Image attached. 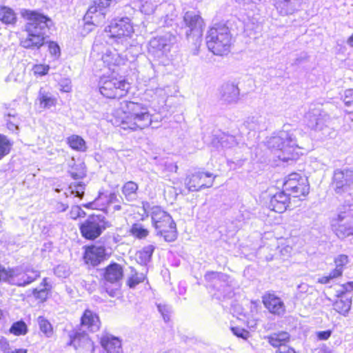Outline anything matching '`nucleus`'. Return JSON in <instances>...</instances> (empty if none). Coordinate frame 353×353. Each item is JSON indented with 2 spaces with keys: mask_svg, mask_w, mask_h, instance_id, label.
Listing matches in <instances>:
<instances>
[{
  "mask_svg": "<svg viewBox=\"0 0 353 353\" xmlns=\"http://www.w3.org/2000/svg\"><path fill=\"white\" fill-rule=\"evenodd\" d=\"M112 112L114 124L132 130H143L150 125L152 116L147 105L134 101L119 100Z\"/></svg>",
  "mask_w": 353,
  "mask_h": 353,
  "instance_id": "nucleus-1",
  "label": "nucleus"
},
{
  "mask_svg": "<svg viewBox=\"0 0 353 353\" xmlns=\"http://www.w3.org/2000/svg\"><path fill=\"white\" fill-rule=\"evenodd\" d=\"M21 17L27 21L25 30L28 33L20 45L26 49L39 50L45 43L47 34L53 23L52 19L37 10L22 9Z\"/></svg>",
  "mask_w": 353,
  "mask_h": 353,
  "instance_id": "nucleus-2",
  "label": "nucleus"
},
{
  "mask_svg": "<svg viewBox=\"0 0 353 353\" xmlns=\"http://www.w3.org/2000/svg\"><path fill=\"white\" fill-rule=\"evenodd\" d=\"M268 147L275 150L276 157L284 162L298 159L299 145L296 139V130L291 125L285 124L276 135L268 141Z\"/></svg>",
  "mask_w": 353,
  "mask_h": 353,
  "instance_id": "nucleus-3",
  "label": "nucleus"
},
{
  "mask_svg": "<svg viewBox=\"0 0 353 353\" xmlns=\"http://www.w3.org/2000/svg\"><path fill=\"white\" fill-rule=\"evenodd\" d=\"M105 37L108 38L106 43L110 45H121L124 48L130 47V48L139 49L132 39L134 28L128 17L114 19L105 28Z\"/></svg>",
  "mask_w": 353,
  "mask_h": 353,
  "instance_id": "nucleus-4",
  "label": "nucleus"
},
{
  "mask_svg": "<svg viewBox=\"0 0 353 353\" xmlns=\"http://www.w3.org/2000/svg\"><path fill=\"white\" fill-rule=\"evenodd\" d=\"M206 44L214 54H227L231 45V34L228 24L220 23L211 27L207 33Z\"/></svg>",
  "mask_w": 353,
  "mask_h": 353,
  "instance_id": "nucleus-5",
  "label": "nucleus"
},
{
  "mask_svg": "<svg viewBox=\"0 0 353 353\" xmlns=\"http://www.w3.org/2000/svg\"><path fill=\"white\" fill-rule=\"evenodd\" d=\"M204 278L214 299L222 301L233 296L234 283L229 275L222 272H208Z\"/></svg>",
  "mask_w": 353,
  "mask_h": 353,
  "instance_id": "nucleus-6",
  "label": "nucleus"
},
{
  "mask_svg": "<svg viewBox=\"0 0 353 353\" xmlns=\"http://www.w3.org/2000/svg\"><path fill=\"white\" fill-rule=\"evenodd\" d=\"M151 219L157 236H163L166 242H173L176 239V223L168 212L159 206H154L151 210Z\"/></svg>",
  "mask_w": 353,
  "mask_h": 353,
  "instance_id": "nucleus-7",
  "label": "nucleus"
},
{
  "mask_svg": "<svg viewBox=\"0 0 353 353\" xmlns=\"http://www.w3.org/2000/svg\"><path fill=\"white\" fill-rule=\"evenodd\" d=\"M113 50L107 49L104 52L102 50L103 43L99 41V39H96L92 46V50L97 52L98 54L101 53V61L110 70H114L112 67L119 66L124 65L125 61L128 60L127 52H135L136 56L139 51V49L123 48L121 45L116 46L113 44Z\"/></svg>",
  "mask_w": 353,
  "mask_h": 353,
  "instance_id": "nucleus-8",
  "label": "nucleus"
},
{
  "mask_svg": "<svg viewBox=\"0 0 353 353\" xmlns=\"http://www.w3.org/2000/svg\"><path fill=\"white\" fill-rule=\"evenodd\" d=\"M100 321L98 315L90 310H85L81 318V329L70 335V344L76 349L90 343L86 330L94 332L99 330Z\"/></svg>",
  "mask_w": 353,
  "mask_h": 353,
  "instance_id": "nucleus-9",
  "label": "nucleus"
},
{
  "mask_svg": "<svg viewBox=\"0 0 353 353\" xmlns=\"http://www.w3.org/2000/svg\"><path fill=\"white\" fill-rule=\"evenodd\" d=\"M307 125L312 130L319 133L320 138L330 136V116L322 109V105H314L310 107L305 115Z\"/></svg>",
  "mask_w": 353,
  "mask_h": 353,
  "instance_id": "nucleus-10",
  "label": "nucleus"
},
{
  "mask_svg": "<svg viewBox=\"0 0 353 353\" xmlns=\"http://www.w3.org/2000/svg\"><path fill=\"white\" fill-rule=\"evenodd\" d=\"M183 23L184 27L181 28L179 34L184 33L188 39L192 38L196 48L199 47L203 31V19L194 11H188L183 17Z\"/></svg>",
  "mask_w": 353,
  "mask_h": 353,
  "instance_id": "nucleus-11",
  "label": "nucleus"
},
{
  "mask_svg": "<svg viewBox=\"0 0 353 353\" xmlns=\"http://www.w3.org/2000/svg\"><path fill=\"white\" fill-rule=\"evenodd\" d=\"M130 84L125 80L112 76L102 77L99 82L101 94L110 99L121 98L126 95Z\"/></svg>",
  "mask_w": 353,
  "mask_h": 353,
  "instance_id": "nucleus-12",
  "label": "nucleus"
},
{
  "mask_svg": "<svg viewBox=\"0 0 353 353\" xmlns=\"http://www.w3.org/2000/svg\"><path fill=\"white\" fill-rule=\"evenodd\" d=\"M111 223L102 214L89 216L81 225L79 230L82 236L90 241L97 239L104 230L111 227Z\"/></svg>",
  "mask_w": 353,
  "mask_h": 353,
  "instance_id": "nucleus-13",
  "label": "nucleus"
},
{
  "mask_svg": "<svg viewBox=\"0 0 353 353\" xmlns=\"http://www.w3.org/2000/svg\"><path fill=\"white\" fill-rule=\"evenodd\" d=\"M8 284L18 287H26L41 276V272L29 265L10 268Z\"/></svg>",
  "mask_w": 353,
  "mask_h": 353,
  "instance_id": "nucleus-14",
  "label": "nucleus"
},
{
  "mask_svg": "<svg viewBox=\"0 0 353 353\" xmlns=\"http://www.w3.org/2000/svg\"><path fill=\"white\" fill-rule=\"evenodd\" d=\"M123 276V267L117 263L112 262L104 269L103 287L110 296L119 295Z\"/></svg>",
  "mask_w": 353,
  "mask_h": 353,
  "instance_id": "nucleus-15",
  "label": "nucleus"
},
{
  "mask_svg": "<svg viewBox=\"0 0 353 353\" xmlns=\"http://www.w3.org/2000/svg\"><path fill=\"white\" fill-rule=\"evenodd\" d=\"M116 3L117 0H94L84 15L85 25L94 26L103 25L105 21L107 8Z\"/></svg>",
  "mask_w": 353,
  "mask_h": 353,
  "instance_id": "nucleus-16",
  "label": "nucleus"
},
{
  "mask_svg": "<svg viewBox=\"0 0 353 353\" xmlns=\"http://www.w3.org/2000/svg\"><path fill=\"white\" fill-rule=\"evenodd\" d=\"M176 42V37L170 32L157 36L150 39L148 43V52L154 57L161 58L170 52Z\"/></svg>",
  "mask_w": 353,
  "mask_h": 353,
  "instance_id": "nucleus-17",
  "label": "nucleus"
},
{
  "mask_svg": "<svg viewBox=\"0 0 353 353\" xmlns=\"http://www.w3.org/2000/svg\"><path fill=\"white\" fill-rule=\"evenodd\" d=\"M284 190L290 196L299 197L305 196L309 193L307 179L298 173H292L288 176L283 183Z\"/></svg>",
  "mask_w": 353,
  "mask_h": 353,
  "instance_id": "nucleus-18",
  "label": "nucleus"
},
{
  "mask_svg": "<svg viewBox=\"0 0 353 353\" xmlns=\"http://www.w3.org/2000/svg\"><path fill=\"white\" fill-rule=\"evenodd\" d=\"M353 183V170L344 168L334 170L332 186L336 194H341L347 192Z\"/></svg>",
  "mask_w": 353,
  "mask_h": 353,
  "instance_id": "nucleus-19",
  "label": "nucleus"
},
{
  "mask_svg": "<svg viewBox=\"0 0 353 353\" xmlns=\"http://www.w3.org/2000/svg\"><path fill=\"white\" fill-rule=\"evenodd\" d=\"M334 234L341 240L353 236V216L332 218L330 223Z\"/></svg>",
  "mask_w": 353,
  "mask_h": 353,
  "instance_id": "nucleus-20",
  "label": "nucleus"
},
{
  "mask_svg": "<svg viewBox=\"0 0 353 353\" xmlns=\"http://www.w3.org/2000/svg\"><path fill=\"white\" fill-rule=\"evenodd\" d=\"M213 181L212 174L196 172L187 176L185 183L189 191L195 192L212 186Z\"/></svg>",
  "mask_w": 353,
  "mask_h": 353,
  "instance_id": "nucleus-21",
  "label": "nucleus"
},
{
  "mask_svg": "<svg viewBox=\"0 0 353 353\" xmlns=\"http://www.w3.org/2000/svg\"><path fill=\"white\" fill-rule=\"evenodd\" d=\"M157 17L160 19V26H171L177 17L175 6L165 0L163 1L158 8Z\"/></svg>",
  "mask_w": 353,
  "mask_h": 353,
  "instance_id": "nucleus-22",
  "label": "nucleus"
},
{
  "mask_svg": "<svg viewBox=\"0 0 353 353\" xmlns=\"http://www.w3.org/2000/svg\"><path fill=\"white\" fill-rule=\"evenodd\" d=\"M83 259L87 264L97 266L106 259V250L102 245H90L85 248Z\"/></svg>",
  "mask_w": 353,
  "mask_h": 353,
  "instance_id": "nucleus-23",
  "label": "nucleus"
},
{
  "mask_svg": "<svg viewBox=\"0 0 353 353\" xmlns=\"http://www.w3.org/2000/svg\"><path fill=\"white\" fill-rule=\"evenodd\" d=\"M265 308L272 314L282 316L285 312V306L281 299L274 294L266 293L262 297Z\"/></svg>",
  "mask_w": 353,
  "mask_h": 353,
  "instance_id": "nucleus-24",
  "label": "nucleus"
},
{
  "mask_svg": "<svg viewBox=\"0 0 353 353\" xmlns=\"http://www.w3.org/2000/svg\"><path fill=\"white\" fill-rule=\"evenodd\" d=\"M290 196L284 190L276 192L271 196L268 208L276 212L283 213L288 207Z\"/></svg>",
  "mask_w": 353,
  "mask_h": 353,
  "instance_id": "nucleus-25",
  "label": "nucleus"
},
{
  "mask_svg": "<svg viewBox=\"0 0 353 353\" xmlns=\"http://www.w3.org/2000/svg\"><path fill=\"white\" fill-rule=\"evenodd\" d=\"M220 96L221 100L225 103H236L239 99V89L234 83H224L221 88Z\"/></svg>",
  "mask_w": 353,
  "mask_h": 353,
  "instance_id": "nucleus-26",
  "label": "nucleus"
},
{
  "mask_svg": "<svg viewBox=\"0 0 353 353\" xmlns=\"http://www.w3.org/2000/svg\"><path fill=\"white\" fill-rule=\"evenodd\" d=\"M301 0H274V6L281 15L292 14L300 9Z\"/></svg>",
  "mask_w": 353,
  "mask_h": 353,
  "instance_id": "nucleus-27",
  "label": "nucleus"
},
{
  "mask_svg": "<svg viewBox=\"0 0 353 353\" xmlns=\"http://www.w3.org/2000/svg\"><path fill=\"white\" fill-rule=\"evenodd\" d=\"M101 345L108 353H120L122 351L119 339L110 334H106L101 336Z\"/></svg>",
  "mask_w": 353,
  "mask_h": 353,
  "instance_id": "nucleus-28",
  "label": "nucleus"
},
{
  "mask_svg": "<svg viewBox=\"0 0 353 353\" xmlns=\"http://www.w3.org/2000/svg\"><path fill=\"white\" fill-rule=\"evenodd\" d=\"M37 100L39 102L41 108L45 109H49L52 107L55 106L57 103L56 97L47 88H41Z\"/></svg>",
  "mask_w": 353,
  "mask_h": 353,
  "instance_id": "nucleus-29",
  "label": "nucleus"
},
{
  "mask_svg": "<svg viewBox=\"0 0 353 353\" xmlns=\"http://www.w3.org/2000/svg\"><path fill=\"white\" fill-rule=\"evenodd\" d=\"M244 125L250 130L262 131L267 129L266 118L261 115L248 117Z\"/></svg>",
  "mask_w": 353,
  "mask_h": 353,
  "instance_id": "nucleus-30",
  "label": "nucleus"
},
{
  "mask_svg": "<svg viewBox=\"0 0 353 353\" xmlns=\"http://www.w3.org/2000/svg\"><path fill=\"white\" fill-rule=\"evenodd\" d=\"M154 250V245H148L144 246L141 250L137 251L135 255L137 263L141 265H147L151 261Z\"/></svg>",
  "mask_w": 353,
  "mask_h": 353,
  "instance_id": "nucleus-31",
  "label": "nucleus"
},
{
  "mask_svg": "<svg viewBox=\"0 0 353 353\" xmlns=\"http://www.w3.org/2000/svg\"><path fill=\"white\" fill-rule=\"evenodd\" d=\"M215 140H217V143L220 144L223 149L232 148L239 144L234 136L224 132L217 135L214 139Z\"/></svg>",
  "mask_w": 353,
  "mask_h": 353,
  "instance_id": "nucleus-32",
  "label": "nucleus"
},
{
  "mask_svg": "<svg viewBox=\"0 0 353 353\" xmlns=\"http://www.w3.org/2000/svg\"><path fill=\"white\" fill-rule=\"evenodd\" d=\"M138 185L132 181L126 182L122 188V194L127 201H134L137 199Z\"/></svg>",
  "mask_w": 353,
  "mask_h": 353,
  "instance_id": "nucleus-33",
  "label": "nucleus"
},
{
  "mask_svg": "<svg viewBox=\"0 0 353 353\" xmlns=\"http://www.w3.org/2000/svg\"><path fill=\"white\" fill-rule=\"evenodd\" d=\"M85 185L82 182L71 183L68 188V191L63 193L65 197L73 195L74 197L82 198L84 194Z\"/></svg>",
  "mask_w": 353,
  "mask_h": 353,
  "instance_id": "nucleus-34",
  "label": "nucleus"
},
{
  "mask_svg": "<svg viewBox=\"0 0 353 353\" xmlns=\"http://www.w3.org/2000/svg\"><path fill=\"white\" fill-rule=\"evenodd\" d=\"M351 305L352 299L350 298H341L336 300L333 304L334 310L343 316L347 315L351 308Z\"/></svg>",
  "mask_w": 353,
  "mask_h": 353,
  "instance_id": "nucleus-35",
  "label": "nucleus"
},
{
  "mask_svg": "<svg viewBox=\"0 0 353 353\" xmlns=\"http://www.w3.org/2000/svg\"><path fill=\"white\" fill-rule=\"evenodd\" d=\"M0 21L5 24H14L17 21L16 14L9 7L0 6Z\"/></svg>",
  "mask_w": 353,
  "mask_h": 353,
  "instance_id": "nucleus-36",
  "label": "nucleus"
},
{
  "mask_svg": "<svg viewBox=\"0 0 353 353\" xmlns=\"http://www.w3.org/2000/svg\"><path fill=\"white\" fill-rule=\"evenodd\" d=\"M104 196H107V192H99L98 196L92 202H89L84 205V207L88 209H98L103 210L108 203H106Z\"/></svg>",
  "mask_w": 353,
  "mask_h": 353,
  "instance_id": "nucleus-37",
  "label": "nucleus"
},
{
  "mask_svg": "<svg viewBox=\"0 0 353 353\" xmlns=\"http://www.w3.org/2000/svg\"><path fill=\"white\" fill-rule=\"evenodd\" d=\"M67 143L70 147L77 151H85V141L78 135H72L67 139Z\"/></svg>",
  "mask_w": 353,
  "mask_h": 353,
  "instance_id": "nucleus-38",
  "label": "nucleus"
},
{
  "mask_svg": "<svg viewBox=\"0 0 353 353\" xmlns=\"http://www.w3.org/2000/svg\"><path fill=\"white\" fill-rule=\"evenodd\" d=\"M131 235L139 239H143L149 234V231L141 223H134L130 230Z\"/></svg>",
  "mask_w": 353,
  "mask_h": 353,
  "instance_id": "nucleus-39",
  "label": "nucleus"
},
{
  "mask_svg": "<svg viewBox=\"0 0 353 353\" xmlns=\"http://www.w3.org/2000/svg\"><path fill=\"white\" fill-rule=\"evenodd\" d=\"M146 279L145 273L137 272L134 269L132 270V274L127 281V285L130 288H134L137 285L143 283Z\"/></svg>",
  "mask_w": 353,
  "mask_h": 353,
  "instance_id": "nucleus-40",
  "label": "nucleus"
},
{
  "mask_svg": "<svg viewBox=\"0 0 353 353\" xmlns=\"http://www.w3.org/2000/svg\"><path fill=\"white\" fill-rule=\"evenodd\" d=\"M347 216H353V199H347L344 203L338 208L336 217L343 216L345 218Z\"/></svg>",
  "mask_w": 353,
  "mask_h": 353,
  "instance_id": "nucleus-41",
  "label": "nucleus"
},
{
  "mask_svg": "<svg viewBox=\"0 0 353 353\" xmlns=\"http://www.w3.org/2000/svg\"><path fill=\"white\" fill-rule=\"evenodd\" d=\"M37 323L40 331L46 336L50 337L53 334V328L50 321L43 316L37 318Z\"/></svg>",
  "mask_w": 353,
  "mask_h": 353,
  "instance_id": "nucleus-42",
  "label": "nucleus"
},
{
  "mask_svg": "<svg viewBox=\"0 0 353 353\" xmlns=\"http://www.w3.org/2000/svg\"><path fill=\"white\" fill-rule=\"evenodd\" d=\"M12 143L8 138L0 134V160L10 152Z\"/></svg>",
  "mask_w": 353,
  "mask_h": 353,
  "instance_id": "nucleus-43",
  "label": "nucleus"
},
{
  "mask_svg": "<svg viewBox=\"0 0 353 353\" xmlns=\"http://www.w3.org/2000/svg\"><path fill=\"white\" fill-rule=\"evenodd\" d=\"M342 99L346 107L345 112L353 114V89L346 90L342 96Z\"/></svg>",
  "mask_w": 353,
  "mask_h": 353,
  "instance_id": "nucleus-44",
  "label": "nucleus"
},
{
  "mask_svg": "<svg viewBox=\"0 0 353 353\" xmlns=\"http://www.w3.org/2000/svg\"><path fill=\"white\" fill-rule=\"evenodd\" d=\"M27 332V325L22 320L14 322L10 328V332L16 336L24 335Z\"/></svg>",
  "mask_w": 353,
  "mask_h": 353,
  "instance_id": "nucleus-45",
  "label": "nucleus"
},
{
  "mask_svg": "<svg viewBox=\"0 0 353 353\" xmlns=\"http://www.w3.org/2000/svg\"><path fill=\"white\" fill-rule=\"evenodd\" d=\"M54 274L59 278H67L70 274V268L67 264H59L54 269Z\"/></svg>",
  "mask_w": 353,
  "mask_h": 353,
  "instance_id": "nucleus-46",
  "label": "nucleus"
},
{
  "mask_svg": "<svg viewBox=\"0 0 353 353\" xmlns=\"http://www.w3.org/2000/svg\"><path fill=\"white\" fill-rule=\"evenodd\" d=\"M71 176L74 179H82L85 176V166L83 163L77 165L70 171Z\"/></svg>",
  "mask_w": 353,
  "mask_h": 353,
  "instance_id": "nucleus-47",
  "label": "nucleus"
},
{
  "mask_svg": "<svg viewBox=\"0 0 353 353\" xmlns=\"http://www.w3.org/2000/svg\"><path fill=\"white\" fill-rule=\"evenodd\" d=\"M159 312L162 315L164 321H168L170 320V313L172 312V307L170 305L166 304L159 303L157 305Z\"/></svg>",
  "mask_w": 353,
  "mask_h": 353,
  "instance_id": "nucleus-48",
  "label": "nucleus"
},
{
  "mask_svg": "<svg viewBox=\"0 0 353 353\" xmlns=\"http://www.w3.org/2000/svg\"><path fill=\"white\" fill-rule=\"evenodd\" d=\"M48 290L41 288H34L32 290V295L36 299L43 302L46 300L48 297Z\"/></svg>",
  "mask_w": 353,
  "mask_h": 353,
  "instance_id": "nucleus-49",
  "label": "nucleus"
},
{
  "mask_svg": "<svg viewBox=\"0 0 353 353\" xmlns=\"http://www.w3.org/2000/svg\"><path fill=\"white\" fill-rule=\"evenodd\" d=\"M232 333L239 338L246 340L250 336V332L240 327H231Z\"/></svg>",
  "mask_w": 353,
  "mask_h": 353,
  "instance_id": "nucleus-50",
  "label": "nucleus"
},
{
  "mask_svg": "<svg viewBox=\"0 0 353 353\" xmlns=\"http://www.w3.org/2000/svg\"><path fill=\"white\" fill-rule=\"evenodd\" d=\"M48 50L50 53L57 58L60 56L61 51L59 45L54 41H50L48 43Z\"/></svg>",
  "mask_w": 353,
  "mask_h": 353,
  "instance_id": "nucleus-51",
  "label": "nucleus"
},
{
  "mask_svg": "<svg viewBox=\"0 0 353 353\" xmlns=\"http://www.w3.org/2000/svg\"><path fill=\"white\" fill-rule=\"evenodd\" d=\"M59 90L63 92H69L72 90L71 81L68 79H61L59 83Z\"/></svg>",
  "mask_w": 353,
  "mask_h": 353,
  "instance_id": "nucleus-52",
  "label": "nucleus"
},
{
  "mask_svg": "<svg viewBox=\"0 0 353 353\" xmlns=\"http://www.w3.org/2000/svg\"><path fill=\"white\" fill-rule=\"evenodd\" d=\"M50 69V67L47 65H35L33 67V72L35 74L43 76L46 74L48 72V70Z\"/></svg>",
  "mask_w": 353,
  "mask_h": 353,
  "instance_id": "nucleus-53",
  "label": "nucleus"
},
{
  "mask_svg": "<svg viewBox=\"0 0 353 353\" xmlns=\"http://www.w3.org/2000/svg\"><path fill=\"white\" fill-rule=\"evenodd\" d=\"M348 261V256L345 254H340L334 259L336 267L341 268V269H343V266L345 265Z\"/></svg>",
  "mask_w": 353,
  "mask_h": 353,
  "instance_id": "nucleus-54",
  "label": "nucleus"
},
{
  "mask_svg": "<svg viewBox=\"0 0 353 353\" xmlns=\"http://www.w3.org/2000/svg\"><path fill=\"white\" fill-rule=\"evenodd\" d=\"M10 268H6L0 264V282L3 281L8 283V278L10 274Z\"/></svg>",
  "mask_w": 353,
  "mask_h": 353,
  "instance_id": "nucleus-55",
  "label": "nucleus"
},
{
  "mask_svg": "<svg viewBox=\"0 0 353 353\" xmlns=\"http://www.w3.org/2000/svg\"><path fill=\"white\" fill-rule=\"evenodd\" d=\"M107 192V196H104L108 205L120 203L119 199L116 192Z\"/></svg>",
  "mask_w": 353,
  "mask_h": 353,
  "instance_id": "nucleus-56",
  "label": "nucleus"
},
{
  "mask_svg": "<svg viewBox=\"0 0 353 353\" xmlns=\"http://www.w3.org/2000/svg\"><path fill=\"white\" fill-rule=\"evenodd\" d=\"M308 59V55L305 52H301L299 54L297 55L296 58L294 60L292 63L293 65H300Z\"/></svg>",
  "mask_w": 353,
  "mask_h": 353,
  "instance_id": "nucleus-57",
  "label": "nucleus"
},
{
  "mask_svg": "<svg viewBox=\"0 0 353 353\" xmlns=\"http://www.w3.org/2000/svg\"><path fill=\"white\" fill-rule=\"evenodd\" d=\"M78 282L81 287L85 288L89 292H92L95 288L96 284L92 282L85 280H79Z\"/></svg>",
  "mask_w": 353,
  "mask_h": 353,
  "instance_id": "nucleus-58",
  "label": "nucleus"
},
{
  "mask_svg": "<svg viewBox=\"0 0 353 353\" xmlns=\"http://www.w3.org/2000/svg\"><path fill=\"white\" fill-rule=\"evenodd\" d=\"M268 342L271 345L278 348L284 344L280 341L279 336H276L274 334L268 337Z\"/></svg>",
  "mask_w": 353,
  "mask_h": 353,
  "instance_id": "nucleus-59",
  "label": "nucleus"
},
{
  "mask_svg": "<svg viewBox=\"0 0 353 353\" xmlns=\"http://www.w3.org/2000/svg\"><path fill=\"white\" fill-rule=\"evenodd\" d=\"M0 350L4 353H8L10 351L9 342L2 336H0Z\"/></svg>",
  "mask_w": 353,
  "mask_h": 353,
  "instance_id": "nucleus-60",
  "label": "nucleus"
},
{
  "mask_svg": "<svg viewBox=\"0 0 353 353\" xmlns=\"http://www.w3.org/2000/svg\"><path fill=\"white\" fill-rule=\"evenodd\" d=\"M332 334V331L330 330H327L324 331H319L316 332V336L319 340L325 341L327 340Z\"/></svg>",
  "mask_w": 353,
  "mask_h": 353,
  "instance_id": "nucleus-61",
  "label": "nucleus"
},
{
  "mask_svg": "<svg viewBox=\"0 0 353 353\" xmlns=\"http://www.w3.org/2000/svg\"><path fill=\"white\" fill-rule=\"evenodd\" d=\"M343 269H341V268L336 267L334 270H332L330 273V278H332L333 280L334 279L339 278L343 274Z\"/></svg>",
  "mask_w": 353,
  "mask_h": 353,
  "instance_id": "nucleus-62",
  "label": "nucleus"
},
{
  "mask_svg": "<svg viewBox=\"0 0 353 353\" xmlns=\"http://www.w3.org/2000/svg\"><path fill=\"white\" fill-rule=\"evenodd\" d=\"M6 121L12 122L19 126L20 124L21 119L18 115L14 114L8 113L7 115Z\"/></svg>",
  "mask_w": 353,
  "mask_h": 353,
  "instance_id": "nucleus-63",
  "label": "nucleus"
},
{
  "mask_svg": "<svg viewBox=\"0 0 353 353\" xmlns=\"http://www.w3.org/2000/svg\"><path fill=\"white\" fill-rule=\"evenodd\" d=\"M294 349L285 345V343L280 346L279 348L276 350V353H290L294 352Z\"/></svg>",
  "mask_w": 353,
  "mask_h": 353,
  "instance_id": "nucleus-64",
  "label": "nucleus"
}]
</instances>
